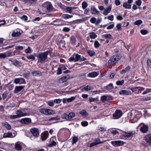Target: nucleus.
I'll return each mask as SVG.
<instances>
[{
  "instance_id": "1",
  "label": "nucleus",
  "mask_w": 151,
  "mask_h": 151,
  "mask_svg": "<svg viewBox=\"0 0 151 151\" xmlns=\"http://www.w3.org/2000/svg\"><path fill=\"white\" fill-rule=\"evenodd\" d=\"M50 52L49 51L47 50L37 54L36 57L37 58V62L41 63H45L47 60V56Z\"/></svg>"
},
{
  "instance_id": "2",
  "label": "nucleus",
  "mask_w": 151,
  "mask_h": 151,
  "mask_svg": "<svg viewBox=\"0 0 151 151\" xmlns=\"http://www.w3.org/2000/svg\"><path fill=\"white\" fill-rule=\"evenodd\" d=\"M76 116L75 114L73 112H71L68 114L65 113L63 114L61 116V118L63 119H65L68 121H70L71 119L74 117Z\"/></svg>"
},
{
  "instance_id": "3",
  "label": "nucleus",
  "mask_w": 151,
  "mask_h": 151,
  "mask_svg": "<svg viewBox=\"0 0 151 151\" xmlns=\"http://www.w3.org/2000/svg\"><path fill=\"white\" fill-rule=\"evenodd\" d=\"M39 110L40 113L46 115H50L55 114V111L46 108H40Z\"/></svg>"
},
{
  "instance_id": "4",
  "label": "nucleus",
  "mask_w": 151,
  "mask_h": 151,
  "mask_svg": "<svg viewBox=\"0 0 151 151\" xmlns=\"http://www.w3.org/2000/svg\"><path fill=\"white\" fill-rule=\"evenodd\" d=\"M16 115H11L10 116V118L11 119H15L19 118L21 117L26 116L27 114L26 113H23L20 110H18L16 111Z\"/></svg>"
},
{
  "instance_id": "5",
  "label": "nucleus",
  "mask_w": 151,
  "mask_h": 151,
  "mask_svg": "<svg viewBox=\"0 0 151 151\" xmlns=\"http://www.w3.org/2000/svg\"><path fill=\"white\" fill-rule=\"evenodd\" d=\"M43 6L45 7L48 12H52L55 11L51 4L49 2H46L43 4Z\"/></svg>"
},
{
  "instance_id": "6",
  "label": "nucleus",
  "mask_w": 151,
  "mask_h": 151,
  "mask_svg": "<svg viewBox=\"0 0 151 151\" xmlns=\"http://www.w3.org/2000/svg\"><path fill=\"white\" fill-rule=\"evenodd\" d=\"M139 127H140V131L143 133H146L148 131V127L143 123H140Z\"/></svg>"
},
{
  "instance_id": "7",
  "label": "nucleus",
  "mask_w": 151,
  "mask_h": 151,
  "mask_svg": "<svg viewBox=\"0 0 151 151\" xmlns=\"http://www.w3.org/2000/svg\"><path fill=\"white\" fill-rule=\"evenodd\" d=\"M122 111L120 110H116L113 115V118L117 119L120 118L122 115Z\"/></svg>"
},
{
  "instance_id": "8",
  "label": "nucleus",
  "mask_w": 151,
  "mask_h": 151,
  "mask_svg": "<svg viewBox=\"0 0 151 151\" xmlns=\"http://www.w3.org/2000/svg\"><path fill=\"white\" fill-rule=\"evenodd\" d=\"M13 55L12 51H8L5 52L0 53V58H4Z\"/></svg>"
},
{
  "instance_id": "9",
  "label": "nucleus",
  "mask_w": 151,
  "mask_h": 151,
  "mask_svg": "<svg viewBox=\"0 0 151 151\" xmlns=\"http://www.w3.org/2000/svg\"><path fill=\"white\" fill-rule=\"evenodd\" d=\"M119 59L118 56L116 55H114L108 61V64L109 65L112 64L113 63L117 61Z\"/></svg>"
},
{
  "instance_id": "10",
  "label": "nucleus",
  "mask_w": 151,
  "mask_h": 151,
  "mask_svg": "<svg viewBox=\"0 0 151 151\" xmlns=\"http://www.w3.org/2000/svg\"><path fill=\"white\" fill-rule=\"evenodd\" d=\"M32 134L36 137H38L39 135V131L36 128H32L30 130Z\"/></svg>"
},
{
  "instance_id": "11",
  "label": "nucleus",
  "mask_w": 151,
  "mask_h": 151,
  "mask_svg": "<svg viewBox=\"0 0 151 151\" xmlns=\"http://www.w3.org/2000/svg\"><path fill=\"white\" fill-rule=\"evenodd\" d=\"M111 143L114 147H118L124 144V142L121 140H115L112 141Z\"/></svg>"
},
{
  "instance_id": "12",
  "label": "nucleus",
  "mask_w": 151,
  "mask_h": 151,
  "mask_svg": "<svg viewBox=\"0 0 151 151\" xmlns=\"http://www.w3.org/2000/svg\"><path fill=\"white\" fill-rule=\"evenodd\" d=\"M70 78V76L68 75H67L59 78L58 80V82L60 83H63L66 82Z\"/></svg>"
},
{
  "instance_id": "13",
  "label": "nucleus",
  "mask_w": 151,
  "mask_h": 151,
  "mask_svg": "<svg viewBox=\"0 0 151 151\" xmlns=\"http://www.w3.org/2000/svg\"><path fill=\"white\" fill-rule=\"evenodd\" d=\"M16 135L15 133H14L12 134L11 132H8L4 133L3 135V137L2 138H13Z\"/></svg>"
},
{
  "instance_id": "14",
  "label": "nucleus",
  "mask_w": 151,
  "mask_h": 151,
  "mask_svg": "<svg viewBox=\"0 0 151 151\" xmlns=\"http://www.w3.org/2000/svg\"><path fill=\"white\" fill-rule=\"evenodd\" d=\"M132 2V0H128L127 2L124 3L123 4V6L127 9H130L131 7V4Z\"/></svg>"
},
{
  "instance_id": "15",
  "label": "nucleus",
  "mask_w": 151,
  "mask_h": 151,
  "mask_svg": "<svg viewBox=\"0 0 151 151\" xmlns=\"http://www.w3.org/2000/svg\"><path fill=\"white\" fill-rule=\"evenodd\" d=\"M119 93L121 95H130L132 93L131 91L126 90H121L119 91Z\"/></svg>"
},
{
  "instance_id": "16",
  "label": "nucleus",
  "mask_w": 151,
  "mask_h": 151,
  "mask_svg": "<svg viewBox=\"0 0 151 151\" xmlns=\"http://www.w3.org/2000/svg\"><path fill=\"white\" fill-rule=\"evenodd\" d=\"M21 122L22 124H27L31 122V120L29 118H25L21 119Z\"/></svg>"
},
{
  "instance_id": "17",
  "label": "nucleus",
  "mask_w": 151,
  "mask_h": 151,
  "mask_svg": "<svg viewBox=\"0 0 151 151\" xmlns=\"http://www.w3.org/2000/svg\"><path fill=\"white\" fill-rule=\"evenodd\" d=\"M24 87V86H16L14 91V93H18L22 90Z\"/></svg>"
},
{
  "instance_id": "18",
  "label": "nucleus",
  "mask_w": 151,
  "mask_h": 151,
  "mask_svg": "<svg viewBox=\"0 0 151 151\" xmlns=\"http://www.w3.org/2000/svg\"><path fill=\"white\" fill-rule=\"evenodd\" d=\"M14 148L15 150L18 151H21L22 146L19 142H16L15 144Z\"/></svg>"
},
{
  "instance_id": "19",
  "label": "nucleus",
  "mask_w": 151,
  "mask_h": 151,
  "mask_svg": "<svg viewBox=\"0 0 151 151\" xmlns=\"http://www.w3.org/2000/svg\"><path fill=\"white\" fill-rule=\"evenodd\" d=\"M112 6H111L108 7L106 9H104L103 14L105 15H107L110 12Z\"/></svg>"
},
{
  "instance_id": "20",
  "label": "nucleus",
  "mask_w": 151,
  "mask_h": 151,
  "mask_svg": "<svg viewBox=\"0 0 151 151\" xmlns=\"http://www.w3.org/2000/svg\"><path fill=\"white\" fill-rule=\"evenodd\" d=\"M48 133L47 132H43L41 135V137L43 141L46 140L48 138Z\"/></svg>"
},
{
  "instance_id": "21",
  "label": "nucleus",
  "mask_w": 151,
  "mask_h": 151,
  "mask_svg": "<svg viewBox=\"0 0 151 151\" xmlns=\"http://www.w3.org/2000/svg\"><path fill=\"white\" fill-rule=\"evenodd\" d=\"M91 11L93 14H99V12L94 6L91 7Z\"/></svg>"
},
{
  "instance_id": "22",
  "label": "nucleus",
  "mask_w": 151,
  "mask_h": 151,
  "mask_svg": "<svg viewBox=\"0 0 151 151\" xmlns=\"http://www.w3.org/2000/svg\"><path fill=\"white\" fill-rule=\"evenodd\" d=\"M9 60L11 61L12 63V64L14 65L17 66H21V65H20V63L17 60H12L11 59H9Z\"/></svg>"
},
{
  "instance_id": "23",
  "label": "nucleus",
  "mask_w": 151,
  "mask_h": 151,
  "mask_svg": "<svg viewBox=\"0 0 151 151\" xmlns=\"http://www.w3.org/2000/svg\"><path fill=\"white\" fill-rule=\"evenodd\" d=\"M55 137H52L50 139V140L51 141L52 140V142L49 144L47 145V146L49 147H51L55 146L56 143V142L53 140L54 139H55Z\"/></svg>"
},
{
  "instance_id": "24",
  "label": "nucleus",
  "mask_w": 151,
  "mask_h": 151,
  "mask_svg": "<svg viewBox=\"0 0 151 151\" xmlns=\"http://www.w3.org/2000/svg\"><path fill=\"white\" fill-rule=\"evenodd\" d=\"M76 38L73 36L70 37V42L73 45H75L76 44Z\"/></svg>"
},
{
  "instance_id": "25",
  "label": "nucleus",
  "mask_w": 151,
  "mask_h": 151,
  "mask_svg": "<svg viewBox=\"0 0 151 151\" xmlns=\"http://www.w3.org/2000/svg\"><path fill=\"white\" fill-rule=\"evenodd\" d=\"M145 139L147 142L151 144V134L146 135L145 137Z\"/></svg>"
},
{
  "instance_id": "26",
  "label": "nucleus",
  "mask_w": 151,
  "mask_h": 151,
  "mask_svg": "<svg viewBox=\"0 0 151 151\" xmlns=\"http://www.w3.org/2000/svg\"><path fill=\"white\" fill-rule=\"evenodd\" d=\"M73 56L75 58V62H77L80 60L81 59V56L78 54L74 53Z\"/></svg>"
},
{
  "instance_id": "27",
  "label": "nucleus",
  "mask_w": 151,
  "mask_h": 151,
  "mask_svg": "<svg viewBox=\"0 0 151 151\" xmlns=\"http://www.w3.org/2000/svg\"><path fill=\"white\" fill-rule=\"evenodd\" d=\"M99 74L96 72L93 71L88 74V76L91 77H95L97 76Z\"/></svg>"
},
{
  "instance_id": "28",
  "label": "nucleus",
  "mask_w": 151,
  "mask_h": 151,
  "mask_svg": "<svg viewBox=\"0 0 151 151\" xmlns=\"http://www.w3.org/2000/svg\"><path fill=\"white\" fill-rule=\"evenodd\" d=\"M41 72L39 71L35 70L32 72V75L34 76H39L41 75Z\"/></svg>"
},
{
  "instance_id": "29",
  "label": "nucleus",
  "mask_w": 151,
  "mask_h": 151,
  "mask_svg": "<svg viewBox=\"0 0 151 151\" xmlns=\"http://www.w3.org/2000/svg\"><path fill=\"white\" fill-rule=\"evenodd\" d=\"M102 37L106 39L110 40L112 38V36L110 34H106L102 35Z\"/></svg>"
},
{
  "instance_id": "30",
  "label": "nucleus",
  "mask_w": 151,
  "mask_h": 151,
  "mask_svg": "<svg viewBox=\"0 0 151 151\" xmlns=\"http://www.w3.org/2000/svg\"><path fill=\"white\" fill-rule=\"evenodd\" d=\"M72 17V15H69L67 14H63L62 16V17L65 19H70Z\"/></svg>"
},
{
  "instance_id": "31",
  "label": "nucleus",
  "mask_w": 151,
  "mask_h": 151,
  "mask_svg": "<svg viewBox=\"0 0 151 151\" xmlns=\"http://www.w3.org/2000/svg\"><path fill=\"white\" fill-rule=\"evenodd\" d=\"M90 38L91 39H95L96 38L97 35L94 32H91L89 33Z\"/></svg>"
},
{
  "instance_id": "32",
  "label": "nucleus",
  "mask_w": 151,
  "mask_h": 151,
  "mask_svg": "<svg viewBox=\"0 0 151 151\" xmlns=\"http://www.w3.org/2000/svg\"><path fill=\"white\" fill-rule=\"evenodd\" d=\"M131 69V67L130 66H127L126 68L120 71L121 74H125L126 72L128 71Z\"/></svg>"
},
{
  "instance_id": "33",
  "label": "nucleus",
  "mask_w": 151,
  "mask_h": 151,
  "mask_svg": "<svg viewBox=\"0 0 151 151\" xmlns=\"http://www.w3.org/2000/svg\"><path fill=\"white\" fill-rule=\"evenodd\" d=\"M25 1L29 5H32L34 4L37 1V0H25Z\"/></svg>"
},
{
  "instance_id": "34",
  "label": "nucleus",
  "mask_w": 151,
  "mask_h": 151,
  "mask_svg": "<svg viewBox=\"0 0 151 151\" xmlns=\"http://www.w3.org/2000/svg\"><path fill=\"white\" fill-rule=\"evenodd\" d=\"M80 113L84 117H86L88 116V113L84 110H82L80 112Z\"/></svg>"
},
{
  "instance_id": "35",
  "label": "nucleus",
  "mask_w": 151,
  "mask_h": 151,
  "mask_svg": "<svg viewBox=\"0 0 151 151\" xmlns=\"http://www.w3.org/2000/svg\"><path fill=\"white\" fill-rule=\"evenodd\" d=\"M73 7H68L65 9L66 12L68 13H71L72 12V10L74 9Z\"/></svg>"
},
{
  "instance_id": "36",
  "label": "nucleus",
  "mask_w": 151,
  "mask_h": 151,
  "mask_svg": "<svg viewBox=\"0 0 151 151\" xmlns=\"http://www.w3.org/2000/svg\"><path fill=\"white\" fill-rule=\"evenodd\" d=\"M3 125L7 129L9 130L11 129V126L7 122H5L3 124Z\"/></svg>"
},
{
  "instance_id": "37",
  "label": "nucleus",
  "mask_w": 151,
  "mask_h": 151,
  "mask_svg": "<svg viewBox=\"0 0 151 151\" xmlns=\"http://www.w3.org/2000/svg\"><path fill=\"white\" fill-rule=\"evenodd\" d=\"M125 138H128L132 136V132H125L123 134Z\"/></svg>"
},
{
  "instance_id": "38",
  "label": "nucleus",
  "mask_w": 151,
  "mask_h": 151,
  "mask_svg": "<svg viewBox=\"0 0 151 151\" xmlns=\"http://www.w3.org/2000/svg\"><path fill=\"white\" fill-rule=\"evenodd\" d=\"M21 35V33L19 32H18V30H17L16 32H13L12 35V36L16 37L18 36Z\"/></svg>"
},
{
  "instance_id": "39",
  "label": "nucleus",
  "mask_w": 151,
  "mask_h": 151,
  "mask_svg": "<svg viewBox=\"0 0 151 151\" xmlns=\"http://www.w3.org/2000/svg\"><path fill=\"white\" fill-rule=\"evenodd\" d=\"M124 80H118L116 81V84L118 86L122 85L124 83Z\"/></svg>"
},
{
  "instance_id": "40",
  "label": "nucleus",
  "mask_w": 151,
  "mask_h": 151,
  "mask_svg": "<svg viewBox=\"0 0 151 151\" xmlns=\"http://www.w3.org/2000/svg\"><path fill=\"white\" fill-rule=\"evenodd\" d=\"M98 101V98H93L92 97L89 98V101L91 104L92 102L97 101Z\"/></svg>"
},
{
  "instance_id": "41",
  "label": "nucleus",
  "mask_w": 151,
  "mask_h": 151,
  "mask_svg": "<svg viewBox=\"0 0 151 151\" xmlns=\"http://www.w3.org/2000/svg\"><path fill=\"white\" fill-rule=\"evenodd\" d=\"M76 98V96H72L70 98L66 99V100L68 102H70L74 100Z\"/></svg>"
},
{
  "instance_id": "42",
  "label": "nucleus",
  "mask_w": 151,
  "mask_h": 151,
  "mask_svg": "<svg viewBox=\"0 0 151 151\" xmlns=\"http://www.w3.org/2000/svg\"><path fill=\"white\" fill-rule=\"evenodd\" d=\"M27 58L28 59L32 60H33L35 59V56L33 55H30L27 56Z\"/></svg>"
},
{
  "instance_id": "43",
  "label": "nucleus",
  "mask_w": 151,
  "mask_h": 151,
  "mask_svg": "<svg viewBox=\"0 0 151 151\" xmlns=\"http://www.w3.org/2000/svg\"><path fill=\"white\" fill-rule=\"evenodd\" d=\"M25 48V47L22 46H16L15 49L17 50H22Z\"/></svg>"
},
{
  "instance_id": "44",
  "label": "nucleus",
  "mask_w": 151,
  "mask_h": 151,
  "mask_svg": "<svg viewBox=\"0 0 151 151\" xmlns=\"http://www.w3.org/2000/svg\"><path fill=\"white\" fill-rule=\"evenodd\" d=\"M91 86L87 85L82 89V90L83 91V89H84L86 91H90L91 89Z\"/></svg>"
},
{
  "instance_id": "45",
  "label": "nucleus",
  "mask_w": 151,
  "mask_h": 151,
  "mask_svg": "<svg viewBox=\"0 0 151 151\" xmlns=\"http://www.w3.org/2000/svg\"><path fill=\"white\" fill-rule=\"evenodd\" d=\"M101 100L103 102L106 101V95L101 96Z\"/></svg>"
},
{
  "instance_id": "46",
  "label": "nucleus",
  "mask_w": 151,
  "mask_h": 151,
  "mask_svg": "<svg viewBox=\"0 0 151 151\" xmlns=\"http://www.w3.org/2000/svg\"><path fill=\"white\" fill-rule=\"evenodd\" d=\"M63 67L58 68V72L56 73L57 75H60L62 73V71L63 70Z\"/></svg>"
},
{
  "instance_id": "47",
  "label": "nucleus",
  "mask_w": 151,
  "mask_h": 151,
  "mask_svg": "<svg viewBox=\"0 0 151 151\" xmlns=\"http://www.w3.org/2000/svg\"><path fill=\"white\" fill-rule=\"evenodd\" d=\"M111 134L114 135H116L117 134H119V132H118V131L116 130L115 129H112L111 130Z\"/></svg>"
},
{
  "instance_id": "48",
  "label": "nucleus",
  "mask_w": 151,
  "mask_h": 151,
  "mask_svg": "<svg viewBox=\"0 0 151 151\" xmlns=\"http://www.w3.org/2000/svg\"><path fill=\"white\" fill-rule=\"evenodd\" d=\"M94 45L96 48H98L100 46V44L97 41H95L94 42Z\"/></svg>"
},
{
  "instance_id": "49",
  "label": "nucleus",
  "mask_w": 151,
  "mask_h": 151,
  "mask_svg": "<svg viewBox=\"0 0 151 151\" xmlns=\"http://www.w3.org/2000/svg\"><path fill=\"white\" fill-rule=\"evenodd\" d=\"M142 23V21L141 20H138L135 22H134V24L135 25H139Z\"/></svg>"
},
{
  "instance_id": "50",
  "label": "nucleus",
  "mask_w": 151,
  "mask_h": 151,
  "mask_svg": "<svg viewBox=\"0 0 151 151\" xmlns=\"http://www.w3.org/2000/svg\"><path fill=\"white\" fill-rule=\"evenodd\" d=\"M82 8L83 9H86L88 6L87 3L85 1H84L82 3Z\"/></svg>"
},
{
  "instance_id": "51",
  "label": "nucleus",
  "mask_w": 151,
  "mask_h": 151,
  "mask_svg": "<svg viewBox=\"0 0 151 151\" xmlns=\"http://www.w3.org/2000/svg\"><path fill=\"white\" fill-rule=\"evenodd\" d=\"M78 137H73L72 139L73 143L74 144L76 143L78 141Z\"/></svg>"
},
{
  "instance_id": "52",
  "label": "nucleus",
  "mask_w": 151,
  "mask_h": 151,
  "mask_svg": "<svg viewBox=\"0 0 151 151\" xmlns=\"http://www.w3.org/2000/svg\"><path fill=\"white\" fill-rule=\"evenodd\" d=\"M25 52L27 54H29L31 53V49L30 47H28L25 50Z\"/></svg>"
},
{
  "instance_id": "53",
  "label": "nucleus",
  "mask_w": 151,
  "mask_h": 151,
  "mask_svg": "<svg viewBox=\"0 0 151 151\" xmlns=\"http://www.w3.org/2000/svg\"><path fill=\"white\" fill-rule=\"evenodd\" d=\"M113 99V97L112 96L109 95H106V101L112 100Z\"/></svg>"
},
{
  "instance_id": "54",
  "label": "nucleus",
  "mask_w": 151,
  "mask_h": 151,
  "mask_svg": "<svg viewBox=\"0 0 151 151\" xmlns=\"http://www.w3.org/2000/svg\"><path fill=\"white\" fill-rule=\"evenodd\" d=\"M106 87L108 89H112L113 88V84L111 83H110L106 86Z\"/></svg>"
},
{
  "instance_id": "55",
  "label": "nucleus",
  "mask_w": 151,
  "mask_h": 151,
  "mask_svg": "<svg viewBox=\"0 0 151 151\" xmlns=\"http://www.w3.org/2000/svg\"><path fill=\"white\" fill-rule=\"evenodd\" d=\"M47 103L50 106H52L54 105V103L52 101H48L47 102Z\"/></svg>"
},
{
  "instance_id": "56",
  "label": "nucleus",
  "mask_w": 151,
  "mask_h": 151,
  "mask_svg": "<svg viewBox=\"0 0 151 151\" xmlns=\"http://www.w3.org/2000/svg\"><path fill=\"white\" fill-rule=\"evenodd\" d=\"M141 33L143 35H145L148 33V31L146 30L142 29L140 31Z\"/></svg>"
},
{
  "instance_id": "57",
  "label": "nucleus",
  "mask_w": 151,
  "mask_h": 151,
  "mask_svg": "<svg viewBox=\"0 0 151 151\" xmlns=\"http://www.w3.org/2000/svg\"><path fill=\"white\" fill-rule=\"evenodd\" d=\"M94 142L96 143L97 145L100 143H102L104 142L103 141L101 142L100 139H96Z\"/></svg>"
},
{
  "instance_id": "58",
  "label": "nucleus",
  "mask_w": 151,
  "mask_h": 151,
  "mask_svg": "<svg viewBox=\"0 0 151 151\" xmlns=\"http://www.w3.org/2000/svg\"><path fill=\"white\" fill-rule=\"evenodd\" d=\"M81 124L83 127H86L88 124V123L87 121L82 122H81Z\"/></svg>"
},
{
  "instance_id": "59",
  "label": "nucleus",
  "mask_w": 151,
  "mask_h": 151,
  "mask_svg": "<svg viewBox=\"0 0 151 151\" xmlns=\"http://www.w3.org/2000/svg\"><path fill=\"white\" fill-rule=\"evenodd\" d=\"M135 4L138 6H140L142 4V1L141 0H138L135 2Z\"/></svg>"
},
{
  "instance_id": "60",
  "label": "nucleus",
  "mask_w": 151,
  "mask_h": 151,
  "mask_svg": "<svg viewBox=\"0 0 151 151\" xmlns=\"http://www.w3.org/2000/svg\"><path fill=\"white\" fill-rule=\"evenodd\" d=\"M25 83V81L24 79L22 78H20L19 84Z\"/></svg>"
},
{
  "instance_id": "61",
  "label": "nucleus",
  "mask_w": 151,
  "mask_h": 151,
  "mask_svg": "<svg viewBox=\"0 0 151 151\" xmlns=\"http://www.w3.org/2000/svg\"><path fill=\"white\" fill-rule=\"evenodd\" d=\"M75 58L73 56V54L72 55L71 57L68 59L69 60L70 62L74 61L75 62Z\"/></svg>"
},
{
  "instance_id": "62",
  "label": "nucleus",
  "mask_w": 151,
  "mask_h": 151,
  "mask_svg": "<svg viewBox=\"0 0 151 151\" xmlns=\"http://www.w3.org/2000/svg\"><path fill=\"white\" fill-rule=\"evenodd\" d=\"M114 24H112L109 25L107 27V29H112L114 27Z\"/></svg>"
},
{
  "instance_id": "63",
  "label": "nucleus",
  "mask_w": 151,
  "mask_h": 151,
  "mask_svg": "<svg viewBox=\"0 0 151 151\" xmlns=\"http://www.w3.org/2000/svg\"><path fill=\"white\" fill-rule=\"evenodd\" d=\"M98 130L100 131L103 132H105L106 131V129L104 127H99L98 129Z\"/></svg>"
},
{
  "instance_id": "64",
  "label": "nucleus",
  "mask_w": 151,
  "mask_h": 151,
  "mask_svg": "<svg viewBox=\"0 0 151 151\" xmlns=\"http://www.w3.org/2000/svg\"><path fill=\"white\" fill-rule=\"evenodd\" d=\"M90 21L92 23H96V18L94 17H92Z\"/></svg>"
}]
</instances>
